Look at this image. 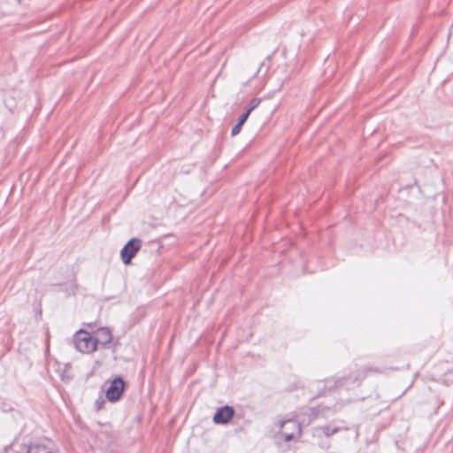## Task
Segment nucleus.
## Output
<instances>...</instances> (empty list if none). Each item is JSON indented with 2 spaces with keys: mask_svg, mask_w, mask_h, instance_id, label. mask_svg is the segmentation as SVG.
<instances>
[{
  "mask_svg": "<svg viewBox=\"0 0 453 453\" xmlns=\"http://www.w3.org/2000/svg\"><path fill=\"white\" fill-rule=\"evenodd\" d=\"M320 429L323 431L324 434L326 437H330L331 435L338 433L341 430V427L326 425V426H321Z\"/></svg>",
  "mask_w": 453,
  "mask_h": 453,
  "instance_id": "9",
  "label": "nucleus"
},
{
  "mask_svg": "<svg viewBox=\"0 0 453 453\" xmlns=\"http://www.w3.org/2000/svg\"><path fill=\"white\" fill-rule=\"evenodd\" d=\"M125 389V381L121 377L115 378L106 390V397L111 402L119 400Z\"/></svg>",
  "mask_w": 453,
  "mask_h": 453,
  "instance_id": "5",
  "label": "nucleus"
},
{
  "mask_svg": "<svg viewBox=\"0 0 453 453\" xmlns=\"http://www.w3.org/2000/svg\"><path fill=\"white\" fill-rule=\"evenodd\" d=\"M260 103H261V99L260 98H257V97L252 98L250 100V102L249 103L248 108L245 111V112H249V115H250V112L254 109H256L259 105Z\"/></svg>",
  "mask_w": 453,
  "mask_h": 453,
  "instance_id": "10",
  "label": "nucleus"
},
{
  "mask_svg": "<svg viewBox=\"0 0 453 453\" xmlns=\"http://www.w3.org/2000/svg\"><path fill=\"white\" fill-rule=\"evenodd\" d=\"M73 344L75 349L81 353H92L97 349L94 337L84 330H80L75 334Z\"/></svg>",
  "mask_w": 453,
  "mask_h": 453,
  "instance_id": "2",
  "label": "nucleus"
},
{
  "mask_svg": "<svg viewBox=\"0 0 453 453\" xmlns=\"http://www.w3.org/2000/svg\"><path fill=\"white\" fill-rule=\"evenodd\" d=\"M249 112H243L238 119V122L236 123V125L232 128V131H231V134L232 136H235L237 135L241 130H242V126L244 125V123L246 122V120L248 119L249 118Z\"/></svg>",
  "mask_w": 453,
  "mask_h": 453,
  "instance_id": "8",
  "label": "nucleus"
},
{
  "mask_svg": "<svg viewBox=\"0 0 453 453\" xmlns=\"http://www.w3.org/2000/svg\"><path fill=\"white\" fill-rule=\"evenodd\" d=\"M27 453H31L30 450H28Z\"/></svg>",
  "mask_w": 453,
  "mask_h": 453,
  "instance_id": "13",
  "label": "nucleus"
},
{
  "mask_svg": "<svg viewBox=\"0 0 453 453\" xmlns=\"http://www.w3.org/2000/svg\"><path fill=\"white\" fill-rule=\"evenodd\" d=\"M77 289H78V283H77V280L74 279L72 280V282L70 284V288L67 290L68 295H75Z\"/></svg>",
  "mask_w": 453,
  "mask_h": 453,
  "instance_id": "11",
  "label": "nucleus"
},
{
  "mask_svg": "<svg viewBox=\"0 0 453 453\" xmlns=\"http://www.w3.org/2000/svg\"><path fill=\"white\" fill-rule=\"evenodd\" d=\"M47 453H52V452H47Z\"/></svg>",
  "mask_w": 453,
  "mask_h": 453,
  "instance_id": "14",
  "label": "nucleus"
},
{
  "mask_svg": "<svg viewBox=\"0 0 453 453\" xmlns=\"http://www.w3.org/2000/svg\"><path fill=\"white\" fill-rule=\"evenodd\" d=\"M380 372L379 369L372 367H365L350 372L348 375L335 377L334 380H327L326 387L330 390L333 388H345L349 389L353 386L359 387L361 381L367 376L369 372Z\"/></svg>",
  "mask_w": 453,
  "mask_h": 453,
  "instance_id": "1",
  "label": "nucleus"
},
{
  "mask_svg": "<svg viewBox=\"0 0 453 453\" xmlns=\"http://www.w3.org/2000/svg\"><path fill=\"white\" fill-rule=\"evenodd\" d=\"M142 240L139 238H132L129 240L120 250V257L125 265H129L132 259L136 256L142 248Z\"/></svg>",
  "mask_w": 453,
  "mask_h": 453,
  "instance_id": "4",
  "label": "nucleus"
},
{
  "mask_svg": "<svg viewBox=\"0 0 453 453\" xmlns=\"http://www.w3.org/2000/svg\"><path fill=\"white\" fill-rule=\"evenodd\" d=\"M280 434L285 441H291L299 438L302 434V428L299 422L294 419L280 421Z\"/></svg>",
  "mask_w": 453,
  "mask_h": 453,
  "instance_id": "3",
  "label": "nucleus"
},
{
  "mask_svg": "<svg viewBox=\"0 0 453 453\" xmlns=\"http://www.w3.org/2000/svg\"><path fill=\"white\" fill-rule=\"evenodd\" d=\"M234 415V410L233 407L226 405L217 410L213 416V422L215 424L224 425L228 423Z\"/></svg>",
  "mask_w": 453,
  "mask_h": 453,
  "instance_id": "6",
  "label": "nucleus"
},
{
  "mask_svg": "<svg viewBox=\"0 0 453 453\" xmlns=\"http://www.w3.org/2000/svg\"><path fill=\"white\" fill-rule=\"evenodd\" d=\"M112 335L109 328L101 327L96 332V336L94 337L95 342H96V346L98 344L106 345L111 342Z\"/></svg>",
  "mask_w": 453,
  "mask_h": 453,
  "instance_id": "7",
  "label": "nucleus"
},
{
  "mask_svg": "<svg viewBox=\"0 0 453 453\" xmlns=\"http://www.w3.org/2000/svg\"><path fill=\"white\" fill-rule=\"evenodd\" d=\"M104 401H101V402L100 401H96V405L97 410H100L102 408V405L104 404Z\"/></svg>",
  "mask_w": 453,
  "mask_h": 453,
  "instance_id": "12",
  "label": "nucleus"
}]
</instances>
